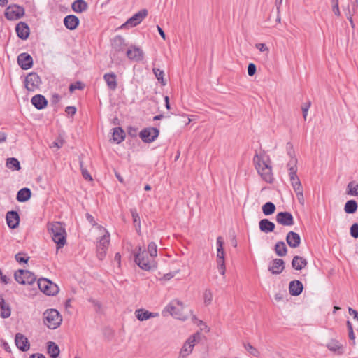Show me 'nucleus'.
<instances>
[{"label":"nucleus","mask_w":358,"mask_h":358,"mask_svg":"<svg viewBox=\"0 0 358 358\" xmlns=\"http://www.w3.org/2000/svg\"><path fill=\"white\" fill-rule=\"evenodd\" d=\"M148 252L150 254V257L154 259L157 255V245L154 242H151L148 244Z\"/></svg>","instance_id":"49530a36"},{"label":"nucleus","mask_w":358,"mask_h":358,"mask_svg":"<svg viewBox=\"0 0 358 358\" xmlns=\"http://www.w3.org/2000/svg\"><path fill=\"white\" fill-rule=\"evenodd\" d=\"M350 235L355 238H358V223H354L350 227Z\"/></svg>","instance_id":"6e6d98bb"},{"label":"nucleus","mask_w":358,"mask_h":358,"mask_svg":"<svg viewBox=\"0 0 358 358\" xmlns=\"http://www.w3.org/2000/svg\"><path fill=\"white\" fill-rule=\"evenodd\" d=\"M358 205L356 201L349 200L348 201L344 206V210L346 213L352 214L357 210Z\"/></svg>","instance_id":"e433bc0d"},{"label":"nucleus","mask_w":358,"mask_h":358,"mask_svg":"<svg viewBox=\"0 0 358 358\" xmlns=\"http://www.w3.org/2000/svg\"><path fill=\"white\" fill-rule=\"evenodd\" d=\"M153 73L156 77V78L161 82V83L164 85H166V83L164 81L163 76H164V71L159 69L157 68H153L152 69Z\"/></svg>","instance_id":"de8ad7c7"},{"label":"nucleus","mask_w":358,"mask_h":358,"mask_svg":"<svg viewBox=\"0 0 358 358\" xmlns=\"http://www.w3.org/2000/svg\"><path fill=\"white\" fill-rule=\"evenodd\" d=\"M289 176L291 185L293 187V189L294 190V192L303 189L301 182L300 181L299 178L297 176V173H295L294 175H289Z\"/></svg>","instance_id":"c9c22d12"},{"label":"nucleus","mask_w":358,"mask_h":358,"mask_svg":"<svg viewBox=\"0 0 358 358\" xmlns=\"http://www.w3.org/2000/svg\"><path fill=\"white\" fill-rule=\"evenodd\" d=\"M275 252L279 257H285L287 252V248L283 241H278L275 245Z\"/></svg>","instance_id":"f704fd0d"},{"label":"nucleus","mask_w":358,"mask_h":358,"mask_svg":"<svg viewBox=\"0 0 358 358\" xmlns=\"http://www.w3.org/2000/svg\"><path fill=\"white\" fill-rule=\"evenodd\" d=\"M39 289L46 295L54 296L59 292L58 286L46 278H41L38 280Z\"/></svg>","instance_id":"1a4fd4ad"},{"label":"nucleus","mask_w":358,"mask_h":358,"mask_svg":"<svg viewBox=\"0 0 358 358\" xmlns=\"http://www.w3.org/2000/svg\"><path fill=\"white\" fill-rule=\"evenodd\" d=\"M126 55L131 60L141 61L143 59V51L136 46H131L126 51Z\"/></svg>","instance_id":"f3484780"},{"label":"nucleus","mask_w":358,"mask_h":358,"mask_svg":"<svg viewBox=\"0 0 358 358\" xmlns=\"http://www.w3.org/2000/svg\"><path fill=\"white\" fill-rule=\"evenodd\" d=\"M82 174L85 179L91 180L92 178L90 176V174L88 173V171L85 169H82Z\"/></svg>","instance_id":"e2e57ef3"},{"label":"nucleus","mask_w":358,"mask_h":358,"mask_svg":"<svg viewBox=\"0 0 358 358\" xmlns=\"http://www.w3.org/2000/svg\"><path fill=\"white\" fill-rule=\"evenodd\" d=\"M64 24L69 30H74L79 24V19L74 15H69L64 17Z\"/></svg>","instance_id":"a878e982"},{"label":"nucleus","mask_w":358,"mask_h":358,"mask_svg":"<svg viewBox=\"0 0 358 358\" xmlns=\"http://www.w3.org/2000/svg\"><path fill=\"white\" fill-rule=\"evenodd\" d=\"M131 214L133 218L134 224L136 227V229L138 230L141 227V221L138 213H137L136 209H131Z\"/></svg>","instance_id":"a18cd8bd"},{"label":"nucleus","mask_w":358,"mask_h":358,"mask_svg":"<svg viewBox=\"0 0 358 358\" xmlns=\"http://www.w3.org/2000/svg\"><path fill=\"white\" fill-rule=\"evenodd\" d=\"M213 292L210 289H206L203 293V303L205 306H209L213 301Z\"/></svg>","instance_id":"79ce46f5"},{"label":"nucleus","mask_w":358,"mask_h":358,"mask_svg":"<svg viewBox=\"0 0 358 358\" xmlns=\"http://www.w3.org/2000/svg\"><path fill=\"white\" fill-rule=\"evenodd\" d=\"M285 268V262L281 259H273L268 266V271L272 274L278 275L282 272Z\"/></svg>","instance_id":"6ab92c4d"},{"label":"nucleus","mask_w":358,"mask_h":358,"mask_svg":"<svg viewBox=\"0 0 358 358\" xmlns=\"http://www.w3.org/2000/svg\"><path fill=\"white\" fill-rule=\"evenodd\" d=\"M286 241L289 247L296 248L299 246L301 243L300 236L294 231H289L287 234Z\"/></svg>","instance_id":"5701e85b"},{"label":"nucleus","mask_w":358,"mask_h":358,"mask_svg":"<svg viewBox=\"0 0 358 358\" xmlns=\"http://www.w3.org/2000/svg\"><path fill=\"white\" fill-rule=\"evenodd\" d=\"M347 327L349 331L348 336L350 340L353 341V343H355V336L353 331L352 325L350 321H347Z\"/></svg>","instance_id":"864d4df0"},{"label":"nucleus","mask_w":358,"mask_h":358,"mask_svg":"<svg viewBox=\"0 0 358 358\" xmlns=\"http://www.w3.org/2000/svg\"><path fill=\"white\" fill-rule=\"evenodd\" d=\"M310 106H311V102L310 101L303 103L302 106H301V110H302V112H303V119L305 120H306V117H307V115H308V110H309Z\"/></svg>","instance_id":"8fccbe9b"},{"label":"nucleus","mask_w":358,"mask_h":358,"mask_svg":"<svg viewBox=\"0 0 358 358\" xmlns=\"http://www.w3.org/2000/svg\"><path fill=\"white\" fill-rule=\"evenodd\" d=\"M31 196V192L29 188H22L17 194V200L19 202H25L28 201Z\"/></svg>","instance_id":"473e14b6"},{"label":"nucleus","mask_w":358,"mask_h":358,"mask_svg":"<svg viewBox=\"0 0 358 358\" xmlns=\"http://www.w3.org/2000/svg\"><path fill=\"white\" fill-rule=\"evenodd\" d=\"M276 222L282 225L290 227L294 225V220L293 215L289 212H280L275 216Z\"/></svg>","instance_id":"2eb2a0df"},{"label":"nucleus","mask_w":358,"mask_h":358,"mask_svg":"<svg viewBox=\"0 0 358 358\" xmlns=\"http://www.w3.org/2000/svg\"><path fill=\"white\" fill-rule=\"evenodd\" d=\"M15 30L17 36L21 39H27L29 36V27L25 22H19L15 27Z\"/></svg>","instance_id":"4be33fe9"},{"label":"nucleus","mask_w":358,"mask_h":358,"mask_svg":"<svg viewBox=\"0 0 358 358\" xmlns=\"http://www.w3.org/2000/svg\"><path fill=\"white\" fill-rule=\"evenodd\" d=\"M41 83L40 76L35 72L29 73L24 80L25 87L28 91L34 92L39 88Z\"/></svg>","instance_id":"9b49d317"},{"label":"nucleus","mask_w":358,"mask_h":358,"mask_svg":"<svg viewBox=\"0 0 358 358\" xmlns=\"http://www.w3.org/2000/svg\"><path fill=\"white\" fill-rule=\"evenodd\" d=\"M275 210V206L272 202H267L262 206V212L265 215H270Z\"/></svg>","instance_id":"a19ab883"},{"label":"nucleus","mask_w":358,"mask_h":358,"mask_svg":"<svg viewBox=\"0 0 358 358\" xmlns=\"http://www.w3.org/2000/svg\"><path fill=\"white\" fill-rule=\"evenodd\" d=\"M192 320L194 322H197V324L199 326H201V325H204L205 326V329H206V331H209V329L208 328V327L206 325L204 324L202 320H198L195 315H193L192 317Z\"/></svg>","instance_id":"680f3d73"},{"label":"nucleus","mask_w":358,"mask_h":358,"mask_svg":"<svg viewBox=\"0 0 358 358\" xmlns=\"http://www.w3.org/2000/svg\"><path fill=\"white\" fill-rule=\"evenodd\" d=\"M275 227V224L268 219H262L259 222L260 231L266 234L273 232Z\"/></svg>","instance_id":"cd10ccee"},{"label":"nucleus","mask_w":358,"mask_h":358,"mask_svg":"<svg viewBox=\"0 0 358 358\" xmlns=\"http://www.w3.org/2000/svg\"><path fill=\"white\" fill-rule=\"evenodd\" d=\"M244 347L246 351L252 356L257 358L260 357L259 351L250 343L244 344Z\"/></svg>","instance_id":"c03bdc74"},{"label":"nucleus","mask_w":358,"mask_h":358,"mask_svg":"<svg viewBox=\"0 0 358 358\" xmlns=\"http://www.w3.org/2000/svg\"><path fill=\"white\" fill-rule=\"evenodd\" d=\"M6 166L14 170H20V164L19 161L14 157L8 158L6 162Z\"/></svg>","instance_id":"37998d69"},{"label":"nucleus","mask_w":358,"mask_h":358,"mask_svg":"<svg viewBox=\"0 0 358 358\" xmlns=\"http://www.w3.org/2000/svg\"><path fill=\"white\" fill-rule=\"evenodd\" d=\"M303 288V284L299 280H295L289 282V291L292 296H296L301 294Z\"/></svg>","instance_id":"393cba45"},{"label":"nucleus","mask_w":358,"mask_h":358,"mask_svg":"<svg viewBox=\"0 0 358 358\" xmlns=\"http://www.w3.org/2000/svg\"><path fill=\"white\" fill-rule=\"evenodd\" d=\"M217 269L220 272V273L222 275H224L225 274V271H226V266H225V264L224 265H221V266H217Z\"/></svg>","instance_id":"69168bd1"},{"label":"nucleus","mask_w":358,"mask_h":358,"mask_svg":"<svg viewBox=\"0 0 358 358\" xmlns=\"http://www.w3.org/2000/svg\"><path fill=\"white\" fill-rule=\"evenodd\" d=\"M48 352L52 358H57L59 355L60 350L55 343L49 341L48 343Z\"/></svg>","instance_id":"72a5a7b5"},{"label":"nucleus","mask_w":358,"mask_h":358,"mask_svg":"<svg viewBox=\"0 0 358 358\" xmlns=\"http://www.w3.org/2000/svg\"><path fill=\"white\" fill-rule=\"evenodd\" d=\"M347 194L352 196H357L358 183L355 181L350 182L347 185Z\"/></svg>","instance_id":"ea45409f"},{"label":"nucleus","mask_w":358,"mask_h":358,"mask_svg":"<svg viewBox=\"0 0 358 358\" xmlns=\"http://www.w3.org/2000/svg\"><path fill=\"white\" fill-rule=\"evenodd\" d=\"M24 14V10L19 6H10L6 9L5 17L10 20H15L22 17Z\"/></svg>","instance_id":"ddd939ff"},{"label":"nucleus","mask_w":358,"mask_h":358,"mask_svg":"<svg viewBox=\"0 0 358 358\" xmlns=\"http://www.w3.org/2000/svg\"><path fill=\"white\" fill-rule=\"evenodd\" d=\"M134 261L141 269L145 271H150L156 268L155 260L150 257H148L146 251L143 250L141 247L136 249Z\"/></svg>","instance_id":"7ed1b4c3"},{"label":"nucleus","mask_w":358,"mask_h":358,"mask_svg":"<svg viewBox=\"0 0 358 358\" xmlns=\"http://www.w3.org/2000/svg\"><path fill=\"white\" fill-rule=\"evenodd\" d=\"M31 102L38 110L43 109L48 103L46 99L41 94L34 96L31 98Z\"/></svg>","instance_id":"c85d7f7f"},{"label":"nucleus","mask_w":358,"mask_h":358,"mask_svg":"<svg viewBox=\"0 0 358 358\" xmlns=\"http://www.w3.org/2000/svg\"><path fill=\"white\" fill-rule=\"evenodd\" d=\"M48 229L52 241L57 244V248L60 249L66 243V232L64 226L60 222L49 223Z\"/></svg>","instance_id":"f03ea898"},{"label":"nucleus","mask_w":358,"mask_h":358,"mask_svg":"<svg viewBox=\"0 0 358 358\" xmlns=\"http://www.w3.org/2000/svg\"><path fill=\"white\" fill-rule=\"evenodd\" d=\"M11 315V308L6 302L3 296L0 294V317L3 319L8 318Z\"/></svg>","instance_id":"b1692460"},{"label":"nucleus","mask_w":358,"mask_h":358,"mask_svg":"<svg viewBox=\"0 0 358 358\" xmlns=\"http://www.w3.org/2000/svg\"><path fill=\"white\" fill-rule=\"evenodd\" d=\"M110 58L113 62H117L119 54L126 53L127 45L124 38L121 36H115L111 40Z\"/></svg>","instance_id":"20e7f679"},{"label":"nucleus","mask_w":358,"mask_h":358,"mask_svg":"<svg viewBox=\"0 0 358 358\" xmlns=\"http://www.w3.org/2000/svg\"><path fill=\"white\" fill-rule=\"evenodd\" d=\"M159 131L154 127L143 129L139 134L140 138L145 143L153 142L159 136Z\"/></svg>","instance_id":"4468645a"},{"label":"nucleus","mask_w":358,"mask_h":358,"mask_svg":"<svg viewBox=\"0 0 358 358\" xmlns=\"http://www.w3.org/2000/svg\"><path fill=\"white\" fill-rule=\"evenodd\" d=\"M72 10L78 13L85 11L87 8V3L84 0H76L71 5Z\"/></svg>","instance_id":"2f4dec72"},{"label":"nucleus","mask_w":358,"mask_h":358,"mask_svg":"<svg viewBox=\"0 0 358 358\" xmlns=\"http://www.w3.org/2000/svg\"><path fill=\"white\" fill-rule=\"evenodd\" d=\"M62 321V317L56 309H48L43 313L44 324L50 329H57Z\"/></svg>","instance_id":"423d86ee"},{"label":"nucleus","mask_w":358,"mask_h":358,"mask_svg":"<svg viewBox=\"0 0 358 358\" xmlns=\"http://www.w3.org/2000/svg\"><path fill=\"white\" fill-rule=\"evenodd\" d=\"M255 48L262 52H265L266 55L269 53V48L265 43H256Z\"/></svg>","instance_id":"5fc2aeb1"},{"label":"nucleus","mask_w":358,"mask_h":358,"mask_svg":"<svg viewBox=\"0 0 358 358\" xmlns=\"http://www.w3.org/2000/svg\"><path fill=\"white\" fill-rule=\"evenodd\" d=\"M308 262L306 259L300 256H294L292 261V266L296 270H301L305 268Z\"/></svg>","instance_id":"7c9ffc66"},{"label":"nucleus","mask_w":358,"mask_h":358,"mask_svg":"<svg viewBox=\"0 0 358 358\" xmlns=\"http://www.w3.org/2000/svg\"><path fill=\"white\" fill-rule=\"evenodd\" d=\"M15 343L17 348L22 352L29 350L30 348L29 340L21 333H17L15 334Z\"/></svg>","instance_id":"dca6fc26"},{"label":"nucleus","mask_w":358,"mask_h":358,"mask_svg":"<svg viewBox=\"0 0 358 358\" xmlns=\"http://www.w3.org/2000/svg\"><path fill=\"white\" fill-rule=\"evenodd\" d=\"M29 358H45V357L42 354L37 353L33 354L32 355L30 356Z\"/></svg>","instance_id":"774afa93"},{"label":"nucleus","mask_w":358,"mask_h":358,"mask_svg":"<svg viewBox=\"0 0 358 358\" xmlns=\"http://www.w3.org/2000/svg\"><path fill=\"white\" fill-rule=\"evenodd\" d=\"M64 144V141L62 140H59L57 141H55L52 143L50 147H57V148H60Z\"/></svg>","instance_id":"0e129e2a"},{"label":"nucleus","mask_w":358,"mask_h":358,"mask_svg":"<svg viewBox=\"0 0 358 358\" xmlns=\"http://www.w3.org/2000/svg\"><path fill=\"white\" fill-rule=\"evenodd\" d=\"M84 87V85L80 81H77L74 83H72L69 86V91L73 92L76 90H83Z\"/></svg>","instance_id":"3c124183"},{"label":"nucleus","mask_w":358,"mask_h":358,"mask_svg":"<svg viewBox=\"0 0 358 358\" xmlns=\"http://www.w3.org/2000/svg\"><path fill=\"white\" fill-rule=\"evenodd\" d=\"M256 70H257L256 66L253 63H250L248 64V73L250 76H254L256 73Z\"/></svg>","instance_id":"bf43d9fd"},{"label":"nucleus","mask_w":358,"mask_h":358,"mask_svg":"<svg viewBox=\"0 0 358 358\" xmlns=\"http://www.w3.org/2000/svg\"><path fill=\"white\" fill-rule=\"evenodd\" d=\"M183 304L178 300L172 301L166 307V310L176 319L185 320L187 315L183 313Z\"/></svg>","instance_id":"6e6552de"},{"label":"nucleus","mask_w":358,"mask_h":358,"mask_svg":"<svg viewBox=\"0 0 358 358\" xmlns=\"http://www.w3.org/2000/svg\"><path fill=\"white\" fill-rule=\"evenodd\" d=\"M15 280L22 285H31L36 280L34 273L27 270L20 269L14 274Z\"/></svg>","instance_id":"9d476101"},{"label":"nucleus","mask_w":358,"mask_h":358,"mask_svg":"<svg viewBox=\"0 0 358 358\" xmlns=\"http://www.w3.org/2000/svg\"><path fill=\"white\" fill-rule=\"evenodd\" d=\"M295 193L296 194L298 201L300 203V204L304 205L305 201L303 197V189L298 191H295Z\"/></svg>","instance_id":"13d9d810"},{"label":"nucleus","mask_w":358,"mask_h":358,"mask_svg":"<svg viewBox=\"0 0 358 358\" xmlns=\"http://www.w3.org/2000/svg\"><path fill=\"white\" fill-rule=\"evenodd\" d=\"M297 159L295 157H292L290 160L287 164L289 171V175H294L297 173Z\"/></svg>","instance_id":"58836bf2"},{"label":"nucleus","mask_w":358,"mask_h":358,"mask_svg":"<svg viewBox=\"0 0 358 358\" xmlns=\"http://www.w3.org/2000/svg\"><path fill=\"white\" fill-rule=\"evenodd\" d=\"M124 138V131L120 128L116 127L113 129V139L115 142L120 143L122 142Z\"/></svg>","instance_id":"4c0bfd02"},{"label":"nucleus","mask_w":358,"mask_h":358,"mask_svg":"<svg viewBox=\"0 0 358 358\" xmlns=\"http://www.w3.org/2000/svg\"><path fill=\"white\" fill-rule=\"evenodd\" d=\"M254 163L258 173L266 182L271 183L273 180L271 160L264 152L256 154L254 157Z\"/></svg>","instance_id":"f257e3e1"},{"label":"nucleus","mask_w":358,"mask_h":358,"mask_svg":"<svg viewBox=\"0 0 358 358\" xmlns=\"http://www.w3.org/2000/svg\"><path fill=\"white\" fill-rule=\"evenodd\" d=\"M65 111L68 115H73L76 112V108L74 106H68L66 108Z\"/></svg>","instance_id":"052dcab7"},{"label":"nucleus","mask_w":358,"mask_h":358,"mask_svg":"<svg viewBox=\"0 0 358 358\" xmlns=\"http://www.w3.org/2000/svg\"><path fill=\"white\" fill-rule=\"evenodd\" d=\"M6 220L10 229H15L19 225L20 217L15 211H8L6 213Z\"/></svg>","instance_id":"aec40b11"},{"label":"nucleus","mask_w":358,"mask_h":358,"mask_svg":"<svg viewBox=\"0 0 358 358\" xmlns=\"http://www.w3.org/2000/svg\"><path fill=\"white\" fill-rule=\"evenodd\" d=\"M332 11L336 16L341 15V12L338 7V0H331Z\"/></svg>","instance_id":"603ef678"},{"label":"nucleus","mask_w":358,"mask_h":358,"mask_svg":"<svg viewBox=\"0 0 358 358\" xmlns=\"http://www.w3.org/2000/svg\"><path fill=\"white\" fill-rule=\"evenodd\" d=\"M201 335L199 331L191 335L182 345L179 353L182 357H187L192 354L194 347L201 341Z\"/></svg>","instance_id":"0eeeda50"},{"label":"nucleus","mask_w":358,"mask_h":358,"mask_svg":"<svg viewBox=\"0 0 358 358\" xmlns=\"http://www.w3.org/2000/svg\"><path fill=\"white\" fill-rule=\"evenodd\" d=\"M136 318L140 321H145L150 318L156 317L159 316L157 313H152L143 308L137 309L135 311Z\"/></svg>","instance_id":"412c9836"},{"label":"nucleus","mask_w":358,"mask_h":358,"mask_svg":"<svg viewBox=\"0 0 358 358\" xmlns=\"http://www.w3.org/2000/svg\"><path fill=\"white\" fill-rule=\"evenodd\" d=\"M98 228L102 236L97 243L96 252L99 259L102 260L106 257V250L110 243V234L103 227L99 226Z\"/></svg>","instance_id":"39448f33"},{"label":"nucleus","mask_w":358,"mask_h":358,"mask_svg":"<svg viewBox=\"0 0 358 358\" xmlns=\"http://www.w3.org/2000/svg\"><path fill=\"white\" fill-rule=\"evenodd\" d=\"M217 252L224 251V240L222 237L218 236L216 241Z\"/></svg>","instance_id":"4d7b16f0"},{"label":"nucleus","mask_w":358,"mask_h":358,"mask_svg":"<svg viewBox=\"0 0 358 358\" xmlns=\"http://www.w3.org/2000/svg\"><path fill=\"white\" fill-rule=\"evenodd\" d=\"M103 79L110 90H115L117 88V76L114 73H105L103 75Z\"/></svg>","instance_id":"bb28decb"},{"label":"nucleus","mask_w":358,"mask_h":358,"mask_svg":"<svg viewBox=\"0 0 358 358\" xmlns=\"http://www.w3.org/2000/svg\"><path fill=\"white\" fill-rule=\"evenodd\" d=\"M148 11L145 9H143L136 14H134L131 17L128 19L125 23H124L121 28H127V27H134L136 25L139 24L147 16Z\"/></svg>","instance_id":"f8f14e48"},{"label":"nucleus","mask_w":358,"mask_h":358,"mask_svg":"<svg viewBox=\"0 0 358 358\" xmlns=\"http://www.w3.org/2000/svg\"><path fill=\"white\" fill-rule=\"evenodd\" d=\"M15 260L19 263H27L29 259L28 256L25 253L19 252L15 256Z\"/></svg>","instance_id":"09e8293b"},{"label":"nucleus","mask_w":358,"mask_h":358,"mask_svg":"<svg viewBox=\"0 0 358 358\" xmlns=\"http://www.w3.org/2000/svg\"><path fill=\"white\" fill-rule=\"evenodd\" d=\"M7 135L4 132L0 131V143H2L6 141Z\"/></svg>","instance_id":"338daca9"},{"label":"nucleus","mask_w":358,"mask_h":358,"mask_svg":"<svg viewBox=\"0 0 358 358\" xmlns=\"http://www.w3.org/2000/svg\"><path fill=\"white\" fill-rule=\"evenodd\" d=\"M326 346L330 351L336 352L338 355H341L343 352V345L337 340L331 339L327 343Z\"/></svg>","instance_id":"c756f323"},{"label":"nucleus","mask_w":358,"mask_h":358,"mask_svg":"<svg viewBox=\"0 0 358 358\" xmlns=\"http://www.w3.org/2000/svg\"><path fill=\"white\" fill-rule=\"evenodd\" d=\"M17 63L22 69L27 70L32 66L33 59L31 55L27 53H21L17 57Z\"/></svg>","instance_id":"a211bd4d"}]
</instances>
